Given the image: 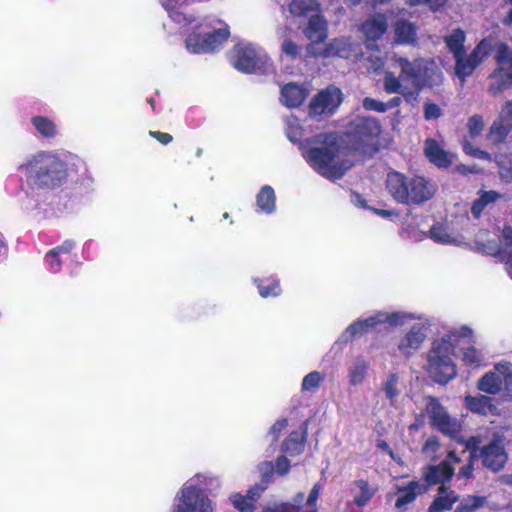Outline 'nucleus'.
I'll use <instances>...</instances> for the list:
<instances>
[{
    "label": "nucleus",
    "mask_w": 512,
    "mask_h": 512,
    "mask_svg": "<svg viewBox=\"0 0 512 512\" xmlns=\"http://www.w3.org/2000/svg\"><path fill=\"white\" fill-rule=\"evenodd\" d=\"M462 360L465 364L470 366H480L484 361V356L481 351L473 346L462 347Z\"/></svg>",
    "instance_id": "obj_45"
},
{
    "label": "nucleus",
    "mask_w": 512,
    "mask_h": 512,
    "mask_svg": "<svg viewBox=\"0 0 512 512\" xmlns=\"http://www.w3.org/2000/svg\"><path fill=\"white\" fill-rule=\"evenodd\" d=\"M474 341L471 328L462 326L451 334L434 341L428 353L427 372L434 381L445 384L456 376V366L453 361L455 354L454 343Z\"/></svg>",
    "instance_id": "obj_3"
},
{
    "label": "nucleus",
    "mask_w": 512,
    "mask_h": 512,
    "mask_svg": "<svg viewBox=\"0 0 512 512\" xmlns=\"http://www.w3.org/2000/svg\"><path fill=\"white\" fill-rule=\"evenodd\" d=\"M264 489V486H255L248 490L246 496L234 493L230 496V501L240 512H253L254 503L258 500Z\"/></svg>",
    "instance_id": "obj_27"
},
{
    "label": "nucleus",
    "mask_w": 512,
    "mask_h": 512,
    "mask_svg": "<svg viewBox=\"0 0 512 512\" xmlns=\"http://www.w3.org/2000/svg\"><path fill=\"white\" fill-rule=\"evenodd\" d=\"M497 68L491 73L489 91L497 95L512 86V49L505 43L496 45Z\"/></svg>",
    "instance_id": "obj_10"
},
{
    "label": "nucleus",
    "mask_w": 512,
    "mask_h": 512,
    "mask_svg": "<svg viewBox=\"0 0 512 512\" xmlns=\"http://www.w3.org/2000/svg\"><path fill=\"white\" fill-rule=\"evenodd\" d=\"M458 499L459 497L455 491L442 485L439 488L438 496L435 498L431 505L433 506V509H436L439 512H443L450 510L452 506L458 501Z\"/></svg>",
    "instance_id": "obj_31"
},
{
    "label": "nucleus",
    "mask_w": 512,
    "mask_h": 512,
    "mask_svg": "<svg viewBox=\"0 0 512 512\" xmlns=\"http://www.w3.org/2000/svg\"><path fill=\"white\" fill-rule=\"evenodd\" d=\"M501 198V194L496 191H480L479 197L474 201L471 207V213L475 218H479L482 211L490 204L495 203Z\"/></svg>",
    "instance_id": "obj_37"
},
{
    "label": "nucleus",
    "mask_w": 512,
    "mask_h": 512,
    "mask_svg": "<svg viewBox=\"0 0 512 512\" xmlns=\"http://www.w3.org/2000/svg\"><path fill=\"white\" fill-rule=\"evenodd\" d=\"M460 462L456 456L455 450H450L447 458L439 465L428 466L424 470V478L429 484H444L450 481L454 475L453 464Z\"/></svg>",
    "instance_id": "obj_13"
},
{
    "label": "nucleus",
    "mask_w": 512,
    "mask_h": 512,
    "mask_svg": "<svg viewBox=\"0 0 512 512\" xmlns=\"http://www.w3.org/2000/svg\"><path fill=\"white\" fill-rule=\"evenodd\" d=\"M300 47L290 39H284L281 44V52L283 55L291 59H295L299 55Z\"/></svg>",
    "instance_id": "obj_54"
},
{
    "label": "nucleus",
    "mask_w": 512,
    "mask_h": 512,
    "mask_svg": "<svg viewBox=\"0 0 512 512\" xmlns=\"http://www.w3.org/2000/svg\"><path fill=\"white\" fill-rule=\"evenodd\" d=\"M437 185L422 176L410 177L408 204H422L436 193Z\"/></svg>",
    "instance_id": "obj_15"
},
{
    "label": "nucleus",
    "mask_w": 512,
    "mask_h": 512,
    "mask_svg": "<svg viewBox=\"0 0 512 512\" xmlns=\"http://www.w3.org/2000/svg\"><path fill=\"white\" fill-rule=\"evenodd\" d=\"M485 503L484 497L469 496L464 498L455 512H474Z\"/></svg>",
    "instance_id": "obj_49"
},
{
    "label": "nucleus",
    "mask_w": 512,
    "mask_h": 512,
    "mask_svg": "<svg viewBox=\"0 0 512 512\" xmlns=\"http://www.w3.org/2000/svg\"><path fill=\"white\" fill-rule=\"evenodd\" d=\"M496 370L502 376V382L504 381L505 390L509 397H512V369L509 363H499L496 365Z\"/></svg>",
    "instance_id": "obj_50"
},
{
    "label": "nucleus",
    "mask_w": 512,
    "mask_h": 512,
    "mask_svg": "<svg viewBox=\"0 0 512 512\" xmlns=\"http://www.w3.org/2000/svg\"><path fill=\"white\" fill-rule=\"evenodd\" d=\"M319 494H320V486L318 484H316L312 488V490L308 496V499H307V505L309 507L314 508L316 506Z\"/></svg>",
    "instance_id": "obj_62"
},
{
    "label": "nucleus",
    "mask_w": 512,
    "mask_h": 512,
    "mask_svg": "<svg viewBox=\"0 0 512 512\" xmlns=\"http://www.w3.org/2000/svg\"><path fill=\"white\" fill-rule=\"evenodd\" d=\"M415 320V316L406 312H385L379 311L366 318L358 319L342 333L339 340L349 342L356 337H360L365 333L377 329L383 324H390L392 326H404L410 324Z\"/></svg>",
    "instance_id": "obj_7"
},
{
    "label": "nucleus",
    "mask_w": 512,
    "mask_h": 512,
    "mask_svg": "<svg viewBox=\"0 0 512 512\" xmlns=\"http://www.w3.org/2000/svg\"><path fill=\"white\" fill-rule=\"evenodd\" d=\"M275 192L274 189L265 185L261 188L260 192L257 195L256 202L257 207L266 214H271L275 210Z\"/></svg>",
    "instance_id": "obj_36"
},
{
    "label": "nucleus",
    "mask_w": 512,
    "mask_h": 512,
    "mask_svg": "<svg viewBox=\"0 0 512 512\" xmlns=\"http://www.w3.org/2000/svg\"><path fill=\"white\" fill-rule=\"evenodd\" d=\"M219 484L220 482L217 477L196 474L182 488L174 512H213L211 500L202 493L198 485L205 489H210L218 487Z\"/></svg>",
    "instance_id": "obj_6"
},
{
    "label": "nucleus",
    "mask_w": 512,
    "mask_h": 512,
    "mask_svg": "<svg viewBox=\"0 0 512 512\" xmlns=\"http://www.w3.org/2000/svg\"><path fill=\"white\" fill-rule=\"evenodd\" d=\"M512 128L503 122L496 120L490 127L488 140L493 144L502 143Z\"/></svg>",
    "instance_id": "obj_41"
},
{
    "label": "nucleus",
    "mask_w": 512,
    "mask_h": 512,
    "mask_svg": "<svg viewBox=\"0 0 512 512\" xmlns=\"http://www.w3.org/2000/svg\"><path fill=\"white\" fill-rule=\"evenodd\" d=\"M354 51V45L349 38L341 37L334 39L328 45L321 47V50H313V45L307 46V52L313 56H339L349 58Z\"/></svg>",
    "instance_id": "obj_19"
},
{
    "label": "nucleus",
    "mask_w": 512,
    "mask_h": 512,
    "mask_svg": "<svg viewBox=\"0 0 512 512\" xmlns=\"http://www.w3.org/2000/svg\"><path fill=\"white\" fill-rule=\"evenodd\" d=\"M439 446V441L435 437H430L426 440L423 446V451L427 455H433L437 452Z\"/></svg>",
    "instance_id": "obj_59"
},
{
    "label": "nucleus",
    "mask_w": 512,
    "mask_h": 512,
    "mask_svg": "<svg viewBox=\"0 0 512 512\" xmlns=\"http://www.w3.org/2000/svg\"><path fill=\"white\" fill-rule=\"evenodd\" d=\"M30 193L38 194L61 186L67 179L66 164L55 154L39 151L19 166Z\"/></svg>",
    "instance_id": "obj_2"
},
{
    "label": "nucleus",
    "mask_w": 512,
    "mask_h": 512,
    "mask_svg": "<svg viewBox=\"0 0 512 512\" xmlns=\"http://www.w3.org/2000/svg\"><path fill=\"white\" fill-rule=\"evenodd\" d=\"M304 35L313 45V50H321L318 47L327 38V23L321 15L312 16L309 19L307 27L304 29Z\"/></svg>",
    "instance_id": "obj_22"
},
{
    "label": "nucleus",
    "mask_w": 512,
    "mask_h": 512,
    "mask_svg": "<svg viewBox=\"0 0 512 512\" xmlns=\"http://www.w3.org/2000/svg\"><path fill=\"white\" fill-rule=\"evenodd\" d=\"M286 134L288 139L293 142H299L302 138V127L300 125V122L297 118L291 116L288 117L286 120Z\"/></svg>",
    "instance_id": "obj_48"
},
{
    "label": "nucleus",
    "mask_w": 512,
    "mask_h": 512,
    "mask_svg": "<svg viewBox=\"0 0 512 512\" xmlns=\"http://www.w3.org/2000/svg\"><path fill=\"white\" fill-rule=\"evenodd\" d=\"M442 115L441 108L435 103H425L424 117L426 120H434Z\"/></svg>",
    "instance_id": "obj_56"
},
{
    "label": "nucleus",
    "mask_w": 512,
    "mask_h": 512,
    "mask_svg": "<svg viewBox=\"0 0 512 512\" xmlns=\"http://www.w3.org/2000/svg\"><path fill=\"white\" fill-rule=\"evenodd\" d=\"M392 65L400 70V82L409 81L413 88L421 90L425 86H434L442 82V72L432 59L407 57L394 54Z\"/></svg>",
    "instance_id": "obj_5"
},
{
    "label": "nucleus",
    "mask_w": 512,
    "mask_h": 512,
    "mask_svg": "<svg viewBox=\"0 0 512 512\" xmlns=\"http://www.w3.org/2000/svg\"><path fill=\"white\" fill-rule=\"evenodd\" d=\"M410 177L391 171L386 177V189L391 197L400 204H408Z\"/></svg>",
    "instance_id": "obj_18"
},
{
    "label": "nucleus",
    "mask_w": 512,
    "mask_h": 512,
    "mask_svg": "<svg viewBox=\"0 0 512 512\" xmlns=\"http://www.w3.org/2000/svg\"><path fill=\"white\" fill-rule=\"evenodd\" d=\"M417 27L406 20L394 24L395 42L398 44H414L417 40Z\"/></svg>",
    "instance_id": "obj_29"
},
{
    "label": "nucleus",
    "mask_w": 512,
    "mask_h": 512,
    "mask_svg": "<svg viewBox=\"0 0 512 512\" xmlns=\"http://www.w3.org/2000/svg\"><path fill=\"white\" fill-rule=\"evenodd\" d=\"M420 493H422V487L416 481L409 482L407 486H397L395 507L399 511L404 512Z\"/></svg>",
    "instance_id": "obj_25"
},
{
    "label": "nucleus",
    "mask_w": 512,
    "mask_h": 512,
    "mask_svg": "<svg viewBox=\"0 0 512 512\" xmlns=\"http://www.w3.org/2000/svg\"><path fill=\"white\" fill-rule=\"evenodd\" d=\"M342 100V93L338 88L328 87L312 99L309 104V115L313 118L331 115Z\"/></svg>",
    "instance_id": "obj_11"
},
{
    "label": "nucleus",
    "mask_w": 512,
    "mask_h": 512,
    "mask_svg": "<svg viewBox=\"0 0 512 512\" xmlns=\"http://www.w3.org/2000/svg\"><path fill=\"white\" fill-rule=\"evenodd\" d=\"M455 58V73L457 77L464 82L466 77L472 75L474 70L479 66L470 55L465 53L459 54Z\"/></svg>",
    "instance_id": "obj_33"
},
{
    "label": "nucleus",
    "mask_w": 512,
    "mask_h": 512,
    "mask_svg": "<svg viewBox=\"0 0 512 512\" xmlns=\"http://www.w3.org/2000/svg\"><path fill=\"white\" fill-rule=\"evenodd\" d=\"M304 500V493L300 492L294 498L293 503L284 502L280 503L275 509L266 508L262 512H299Z\"/></svg>",
    "instance_id": "obj_46"
},
{
    "label": "nucleus",
    "mask_w": 512,
    "mask_h": 512,
    "mask_svg": "<svg viewBox=\"0 0 512 512\" xmlns=\"http://www.w3.org/2000/svg\"><path fill=\"white\" fill-rule=\"evenodd\" d=\"M411 5L426 3L431 9L436 10L443 6L448 0H408Z\"/></svg>",
    "instance_id": "obj_60"
},
{
    "label": "nucleus",
    "mask_w": 512,
    "mask_h": 512,
    "mask_svg": "<svg viewBox=\"0 0 512 512\" xmlns=\"http://www.w3.org/2000/svg\"><path fill=\"white\" fill-rule=\"evenodd\" d=\"M430 238L444 245H461L463 243L461 237L452 232L448 226L436 224L430 229Z\"/></svg>",
    "instance_id": "obj_30"
},
{
    "label": "nucleus",
    "mask_w": 512,
    "mask_h": 512,
    "mask_svg": "<svg viewBox=\"0 0 512 512\" xmlns=\"http://www.w3.org/2000/svg\"><path fill=\"white\" fill-rule=\"evenodd\" d=\"M369 369V363L363 358H357L348 369V379L352 386L363 384Z\"/></svg>",
    "instance_id": "obj_32"
},
{
    "label": "nucleus",
    "mask_w": 512,
    "mask_h": 512,
    "mask_svg": "<svg viewBox=\"0 0 512 512\" xmlns=\"http://www.w3.org/2000/svg\"><path fill=\"white\" fill-rule=\"evenodd\" d=\"M468 131L469 136L474 138L481 134L483 128H484V121L483 118L479 115H473L468 120Z\"/></svg>",
    "instance_id": "obj_52"
},
{
    "label": "nucleus",
    "mask_w": 512,
    "mask_h": 512,
    "mask_svg": "<svg viewBox=\"0 0 512 512\" xmlns=\"http://www.w3.org/2000/svg\"><path fill=\"white\" fill-rule=\"evenodd\" d=\"M504 241L503 247H499L495 242H488L483 245V250L490 255L497 254L501 261L505 263V267L509 275L512 276V228L505 227L502 231Z\"/></svg>",
    "instance_id": "obj_20"
},
{
    "label": "nucleus",
    "mask_w": 512,
    "mask_h": 512,
    "mask_svg": "<svg viewBox=\"0 0 512 512\" xmlns=\"http://www.w3.org/2000/svg\"><path fill=\"white\" fill-rule=\"evenodd\" d=\"M259 293L263 298L278 296L281 292L280 284L277 281H271L268 286L258 283Z\"/></svg>",
    "instance_id": "obj_53"
},
{
    "label": "nucleus",
    "mask_w": 512,
    "mask_h": 512,
    "mask_svg": "<svg viewBox=\"0 0 512 512\" xmlns=\"http://www.w3.org/2000/svg\"><path fill=\"white\" fill-rule=\"evenodd\" d=\"M426 337L427 324L420 321L415 322L399 339L397 348L402 355L410 356L422 347Z\"/></svg>",
    "instance_id": "obj_12"
},
{
    "label": "nucleus",
    "mask_w": 512,
    "mask_h": 512,
    "mask_svg": "<svg viewBox=\"0 0 512 512\" xmlns=\"http://www.w3.org/2000/svg\"><path fill=\"white\" fill-rule=\"evenodd\" d=\"M377 491L376 485H372L364 479L354 481L351 488L354 503L358 507L366 506Z\"/></svg>",
    "instance_id": "obj_26"
},
{
    "label": "nucleus",
    "mask_w": 512,
    "mask_h": 512,
    "mask_svg": "<svg viewBox=\"0 0 512 512\" xmlns=\"http://www.w3.org/2000/svg\"><path fill=\"white\" fill-rule=\"evenodd\" d=\"M481 456L486 467L494 471L501 469L507 460L503 447V437L498 434L494 435L491 443L483 448Z\"/></svg>",
    "instance_id": "obj_16"
},
{
    "label": "nucleus",
    "mask_w": 512,
    "mask_h": 512,
    "mask_svg": "<svg viewBox=\"0 0 512 512\" xmlns=\"http://www.w3.org/2000/svg\"><path fill=\"white\" fill-rule=\"evenodd\" d=\"M74 247V243L72 241H65L62 245L56 247L53 250H50L46 254V261L50 267H53V259L58 257L62 253H69Z\"/></svg>",
    "instance_id": "obj_51"
},
{
    "label": "nucleus",
    "mask_w": 512,
    "mask_h": 512,
    "mask_svg": "<svg viewBox=\"0 0 512 512\" xmlns=\"http://www.w3.org/2000/svg\"><path fill=\"white\" fill-rule=\"evenodd\" d=\"M290 467L289 461L286 457H279L276 462V472L283 475L288 472Z\"/></svg>",
    "instance_id": "obj_63"
},
{
    "label": "nucleus",
    "mask_w": 512,
    "mask_h": 512,
    "mask_svg": "<svg viewBox=\"0 0 512 512\" xmlns=\"http://www.w3.org/2000/svg\"><path fill=\"white\" fill-rule=\"evenodd\" d=\"M498 120L512 128V101H508L503 106Z\"/></svg>",
    "instance_id": "obj_58"
},
{
    "label": "nucleus",
    "mask_w": 512,
    "mask_h": 512,
    "mask_svg": "<svg viewBox=\"0 0 512 512\" xmlns=\"http://www.w3.org/2000/svg\"><path fill=\"white\" fill-rule=\"evenodd\" d=\"M502 386V376L495 369L492 372L486 373L478 383L479 390L488 393V394H496L501 390Z\"/></svg>",
    "instance_id": "obj_35"
},
{
    "label": "nucleus",
    "mask_w": 512,
    "mask_h": 512,
    "mask_svg": "<svg viewBox=\"0 0 512 512\" xmlns=\"http://www.w3.org/2000/svg\"><path fill=\"white\" fill-rule=\"evenodd\" d=\"M381 132L379 122L374 118H358L350 126L349 134L360 143H368Z\"/></svg>",
    "instance_id": "obj_17"
},
{
    "label": "nucleus",
    "mask_w": 512,
    "mask_h": 512,
    "mask_svg": "<svg viewBox=\"0 0 512 512\" xmlns=\"http://www.w3.org/2000/svg\"><path fill=\"white\" fill-rule=\"evenodd\" d=\"M500 175L506 181H512V156H507L505 161L499 163Z\"/></svg>",
    "instance_id": "obj_57"
},
{
    "label": "nucleus",
    "mask_w": 512,
    "mask_h": 512,
    "mask_svg": "<svg viewBox=\"0 0 512 512\" xmlns=\"http://www.w3.org/2000/svg\"><path fill=\"white\" fill-rule=\"evenodd\" d=\"M425 155L430 162L438 167L446 168L452 164L454 155L445 151L435 140L427 139L425 141Z\"/></svg>",
    "instance_id": "obj_24"
},
{
    "label": "nucleus",
    "mask_w": 512,
    "mask_h": 512,
    "mask_svg": "<svg viewBox=\"0 0 512 512\" xmlns=\"http://www.w3.org/2000/svg\"><path fill=\"white\" fill-rule=\"evenodd\" d=\"M465 403L470 411L482 415H487L494 410L492 399L484 395H479L475 397L467 396L465 398Z\"/></svg>",
    "instance_id": "obj_34"
},
{
    "label": "nucleus",
    "mask_w": 512,
    "mask_h": 512,
    "mask_svg": "<svg viewBox=\"0 0 512 512\" xmlns=\"http://www.w3.org/2000/svg\"><path fill=\"white\" fill-rule=\"evenodd\" d=\"M150 135L152 137H154L155 139H157L162 144H168L169 142L172 141V136L168 133H163V132H159V131H151Z\"/></svg>",
    "instance_id": "obj_64"
},
{
    "label": "nucleus",
    "mask_w": 512,
    "mask_h": 512,
    "mask_svg": "<svg viewBox=\"0 0 512 512\" xmlns=\"http://www.w3.org/2000/svg\"><path fill=\"white\" fill-rule=\"evenodd\" d=\"M388 28V20L384 14H376L369 17L362 25L361 32L366 38V47L378 51V45L374 42L380 39Z\"/></svg>",
    "instance_id": "obj_14"
},
{
    "label": "nucleus",
    "mask_w": 512,
    "mask_h": 512,
    "mask_svg": "<svg viewBox=\"0 0 512 512\" xmlns=\"http://www.w3.org/2000/svg\"><path fill=\"white\" fill-rule=\"evenodd\" d=\"M303 157L322 176L339 179L352 167L346 158V150L341 149L334 134L318 135L307 139L300 146Z\"/></svg>",
    "instance_id": "obj_1"
},
{
    "label": "nucleus",
    "mask_w": 512,
    "mask_h": 512,
    "mask_svg": "<svg viewBox=\"0 0 512 512\" xmlns=\"http://www.w3.org/2000/svg\"><path fill=\"white\" fill-rule=\"evenodd\" d=\"M382 389L386 398L391 404H394L401 393V382L397 374H390L382 384Z\"/></svg>",
    "instance_id": "obj_39"
},
{
    "label": "nucleus",
    "mask_w": 512,
    "mask_h": 512,
    "mask_svg": "<svg viewBox=\"0 0 512 512\" xmlns=\"http://www.w3.org/2000/svg\"><path fill=\"white\" fill-rule=\"evenodd\" d=\"M287 426V421L285 419L277 421L270 430V434L272 435V438L274 441L278 439L279 434L282 430H284Z\"/></svg>",
    "instance_id": "obj_61"
},
{
    "label": "nucleus",
    "mask_w": 512,
    "mask_h": 512,
    "mask_svg": "<svg viewBox=\"0 0 512 512\" xmlns=\"http://www.w3.org/2000/svg\"><path fill=\"white\" fill-rule=\"evenodd\" d=\"M193 29L186 38V48L194 54L212 52L220 48L230 36L229 26L214 16L204 18Z\"/></svg>",
    "instance_id": "obj_4"
},
{
    "label": "nucleus",
    "mask_w": 512,
    "mask_h": 512,
    "mask_svg": "<svg viewBox=\"0 0 512 512\" xmlns=\"http://www.w3.org/2000/svg\"><path fill=\"white\" fill-rule=\"evenodd\" d=\"M307 96V89L295 83H288L281 89L280 101L287 107H297Z\"/></svg>",
    "instance_id": "obj_28"
},
{
    "label": "nucleus",
    "mask_w": 512,
    "mask_h": 512,
    "mask_svg": "<svg viewBox=\"0 0 512 512\" xmlns=\"http://www.w3.org/2000/svg\"><path fill=\"white\" fill-rule=\"evenodd\" d=\"M232 65L244 73L272 74L275 67L268 54L261 48L250 43L235 46L231 56Z\"/></svg>",
    "instance_id": "obj_8"
},
{
    "label": "nucleus",
    "mask_w": 512,
    "mask_h": 512,
    "mask_svg": "<svg viewBox=\"0 0 512 512\" xmlns=\"http://www.w3.org/2000/svg\"><path fill=\"white\" fill-rule=\"evenodd\" d=\"M31 122L35 130L45 138H53L58 133L57 125L47 117L35 116Z\"/></svg>",
    "instance_id": "obj_38"
},
{
    "label": "nucleus",
    "mask_w": 512,
    "mask_h": 512,
    "mask_svg": "<svg viewBox=\"0 0 512 512\" xmlns=\"http://www.w3.org/2000/svg\"><path fill=\"white\" fill-rule=\"evenodd\" d=\"M465 42V33L461 29L454 30L450 35L445 37V43L454 57L464 53L463 44Z\"/></svg>",
    "instance_id": "obj_40"
},
{
    "label": "nucleus",
    "mask_w": 512,
    "mask_h": 512,
    "mask_svg": "<svg viewBox=\"0 0 512 512\" xmlns=\"http://www.w3.org/2000/svg\"><path fill=\"white\" fill-rule=\"evenodd\" d=\"M494 45L491 39H483L478 45L474 48V50L469 54L474 61L480 65L484 62L490 55Z\"/></svg>",
    "instance_id": "obj_43"
},
{
    "label": "nucleus",
    "mask_w": 512,
    "mask_h": 512,
    "mask_svg": "<svg viewBox=\"0 0 512 512\" xmlns=\"http://www.w3.org/2000/svg\"><path fill=\"white\" fill-rule=\"evenodd\" d=\"M304 449V438L298 432H292L284 443L283 451L289 455H298Z\"/></svg>",
    "instance_id": "obj_44"
},
{
    "label": "nucleus",
    "mask_w": 512,
    "mask_h": 512,
    "mask_svg": "<svg viewBox=\"0 0 512 512\" xmlns=\"http://www.w3.org/2000/svg\"><path fill=\"white\" fill-rule=\"evenodd\" d=\"M384 89L387 93L401 94L405 101L411 105L418 102L419 91L417 88L409 89L402 85L400 78L391 72L386 71L384 75Z\"/></svg>",
    "instance_id": "obj_21"
},
{
    "label": "nucleus",
    "mask_w": 512,
    "mask_h": 512,
    "mask_svg": "<svg viewBox=\"0 0 512 512\" xmlns=\"http://www.w3.org/2000/svg\"><path fill=\"white\" fill-rule=\"evenodd\" d=\"M364 109L369 111H376L379 113H384L387 111V105L384 102L375 100L373 98L366 97L362 103Z\"/></svg>",
    "instance_id": "obj_55"
},
{
    "label": "nucleus",
    "mask_w": 512,
    "mask_h": 512,
    "mask_svg": "<svg viewBox=\"0 0 512 512\" xmlns=\"http://www.w3.org/2000/svg\"><path fill=\"white\" fill-rule=\"evenodd\" d=\"M325 375L322 374L319 371H312L308 373L302 381V390L309 392V391H315L320 384L324 381Z\"/></svg>",
    "instance_id": "obj_47"
},
{
    "label": "nucleus",
    "mask_w": 512,
    "mask_h": 512,
    "mask_svg": "<svg viewBox=\"0 0 512 512\" xmlns=\"http://www.w3.org/2000/svg\"><path fill=\"white\" fill-rule=\"evenodd\" d=\"M425 411L431 425L457 442H461L463 446L462 452L466 453V450L470 448V443L464 444V439L460 435L461 425L459 421L450 417L444 407L435 398H427L425 400Z\"/></svg>",
    "instance_id": "obj_9"
},
{
    "label": "nucleus",
    "mask_w": 512,
    "mask_h": 512,
    "mask_svg": "<svg viewBox=\"0 0 512 512\" xmlns=\"http://www.w3.org/2000/svg\"><path fill=\"white\" fill-rule=\"evenodd\" d=\"M194 0H161L162 6L168 12L169 17L180 25H191L195 19L186 14L183 9Z\"/></svg>",
    "instance_id": "obj_23"
},
{
    "label": "nucleus",
    "mask_w": 512,
    "mask_h": 512,
    "mask_svg": "<svg viewBox=\"0 0 512 512\" xmlns=\"http://www.w3.org/2000/svg\"><path fill=\"white\" fill-rule=\"evenodd\" d=\"M318 9L316 0H292L289 11L294 16H304L310 11Z\"/></svg>",
    "instance_id": "obj_42"
}]
</instances>
